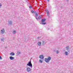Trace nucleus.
<instances>
[{"instance_id": "6", "label": "nucleus", "mask_w": 73, "mask_h": 73, "mask_svg": "<svg viewBox=\"0 0 73 73\" xmlns=\"http://www.w3.org/2000/svg\"><path fill=\"white\" fill-rule=\"evenodd\" d=\"M39 58L40 59H44V55H41L40 56Z\"/></svg>"}, {"instance_id": "23", "label": "nucleus", "mask_w": 73, "mask_h": 73, "mask_svg": "<svg viewBox=\"0 0 73 73\" xmlns=\"http://www.w3.org/2000/svg\"><path fill=\"white\" fill-rule=\"evenodd\" d=\"M31 12L32 13H34V11H33V10H31Z\"/></svg>"}, {"instance_id": "4", "label": "nucleus", "mask_w": 73, "mask_h": 73, "mask_svg": "<svg viewBox=\"0 0 73 73\" xmlns=\"http://www.w3.org/2000/svg\"><path fill=\"white\" fill-rule=\"evenodd\" d=\"M69 46H67L66 47V50H67V51L68 52H70V50H69Z\"/></svg>"}, {"instance_id": "18", "label": "nucleus", "mask_w": 73, "mask_h": 73, "mask_svg": "<svg viewBox=\"0 0 73 73\" xmlns=\"http://www.w3.org/2000/svg\"><path fill=\"white\" fill-rule=\"evenodd\" d=\"M39 62H40V63H42L43 62L42 61V60H39Z\"/></svg>"}, {"instance_id": "15", "label": "nucleus", "mask_w": 73, "mask_h": 73, "mask_svg": "<svg viewBox=\"0 0 73 73\" xmlns=\"http://www.w3.org/2000/svg\"><path fill=\"white\" fill-rule=\"evenodd\" d=\"M4 40H5V38H3L1 39V41H3V42H4Z\"/></svg>"}, {"instance_id": "25", "label": "nucleus", "mask_w": 73, "mask_h": 73, "mask_svg": "<svg viewBox=\"0 0 73 73\" xmlns=\"http://www.w3.org/2000/svg\"><path fill=\"white\" fill-rule=\"evenodd\" d=\"M34 13H36V11H34Z\"/></svg>"}, {"instance_id": "32", "label": "nucleus", "mask_w": 73, "mask_h": 73, "mask_svg": "<svg viewBox=\"0 0 73 73\" xmlns=\"http://www.w3.org/2000/svg\"><path fill=\"white\" fill-rule=\"evenodd\" d=\"M48 1H49V0H47Z\"/></svg>"}, {"instance_id": "9", "label": "nucleus", "mask_w": 73, "mask_h": 73, "mask_svg": "<svg viewBox=\"0 0 73 73\" xmlns=\"http://www.w3.org/2000/svg\"><path fill=\"white\" fill-rule=\"evenodd\" d=\"M46 21V19L45 18H44L43 19H42L41 21L42 22V23H44L45 21Z\"/></svg>"}, {"instance_id": "5", "label": "nucleus", "mask_w": 73, "mask_h": 73, "mask_svg": "<svg viewBox=\"0 0 73 73\" xmlns=\"http://www.w3.org/2000/svg\"><path fill=\"white\" fill-rule=\"evenodd\" d=\"M27 70L28 72H31V68L29 67H27Z\"/></svg>"}, {"instance_id": "31", "label": "nucleus", "mask_w": 73, "mask_h": 73, "mask_svg": "<svg viewBox=\"0 0 73 73\" xmlns=\"http://www.w3.org/2000/svg\"><path fill=\"white\" fill-rule=\"evenodd\" d=\"M56 50H54V52H56Z\"/></svg>"}, {"instance_id": "20", "label": "nucleus", "mask_w": 73, "mask_h": 73, "mask_svg": "<svg viewBox=\"0 0 73 73\" xmlns=\"http://www.w3.org/2000/svg\"><path fill=\"white\" fill-rule=\"evenodd\" d=\"M35 16H36V17H37V16H38V14H37V13H35Z\"/></svg>"}, {"instance_id": "22", "label": "nucleus", "mask_w": 73, "mask_h": 73, "mask_svg": "<svg viewBox=\"0 0 73 73\" xmlns=\"http://www.w3.org/2000/svg\"><path fill=\"white\" fill-rule=\"evenodd\" d=\"M58 50H57L56 51V53H57V54H58Z\"/></svg>"}, {"instance_id": "14", "label": "nucleus", "mask_w": 73, "mask_h": 73, "mask_svg": "<svg viewBox=\"0 0 73 73\" xmlns=\"http://www.w3.org/2000/svg\"><path fill=\"white\" fill-rule=\"evenodd\" d=\"M46 24V22L45 23H43L41 22V24H42L43 25H45V24Z\"/></svg>"}, {"instance_id": "29", "label": "nucleus", "mask_w": 73, "mask_h": 73, "mask_svg": "<svg viewBox=\"0 0 73 73\" xmlns=\"http://www.w3.org/2000/svg\"><path fill=\"white\" fill-rule=\"evenodd\" d=\"M37 39H39V38H40V37H37Z\"/></svg>"}, {"instance_id": "17", "label": "nucleus", "mask_w": 73, "mask_h": 73, "mask_svg": "<svg viewBox=\"0 0 73 73\" xmlns=\"http://www.w3.org/2000/svg\"><path fill=\"white\" fill-rule=\"evenodd\" d=\"M41 19V16H39L38 17V19Z\"/></svg>"}, {"instance_id": "24", "label": "nucleus", "mask_w": 73, "mask_h": 73, "mask_svg": "<svg viewBox=\"0 0 73 73\" xmlns=\"http://www.w3.org/2000/svg\"><path fill=\"white\" fill-rule=\"evenodd\" d=\"M2 59V58L1 57V56H0V60Z\"/></svg>"}, {"instance_id": "28", "label": "nucleus", "mask_w": 73, "mask_h": 73, "mask_svg": "<svg viewBox=\"0 0 73 73\" xmlns=\"http://www.w3.org/2000/svg\"><path fill=\"white\" fill-rule=\"evenodd\" d=\"M2 5L0 3V8L1 7Z\"/></svg>"}, {"instance_id": "3", "label": "nucleus", "mask_w": 73, "mask_h": 73, "mask_svg": "<svg viewBox=\"0 0 73 73\" xmlns=\"http://www.w3.org/2000/svg\"><path fill=\"white\" fill-rule=\"evenodd\" d=\"M46 12L47 13V14L48 16V17H50V14H49V12L48 11V10L47 9H46Z\"/></svg>"}, {"instance_id": "11", "label": "nucleus", "mask_w": 73, "mask_h": 73, "mask_svg": "<svg viewBox=\"0 0 73 73\" xmlns=\"http://www.w3.org/2000/svg\"><path fill=\"white\" fill-rule=\"evenodd\" d=\"M37 44L39 46H41V42H38Z\"/></svg>"}, {"instance_id": "12", "label": "nucleus", "mask_w": 73, "mask_h": 73, "mask_svg": "<svg viewBox=\"0 0 73 73\" xmlns=\"http://www.w3.org/2000/svg\"><path fill=\"white\" fill-rule=\"evenodd\" d=\"M15 54V53L13 52H12L11 53H10V55L11 56H14V55Z\"/></svg>"}, {"instance_id": "33", "label": "nucleus", "mask_w": 73, "mask_h": 73, "mask_svg": "<svg viewBox=\"0 0 73 73\" xmlns=\"http://www.w3.org/2000/svg\"><path fill=\"white\" fill-rule=\"evenodd\" d=\"M67 1H68V0H67Z\"/></svg>"}, {"instance_id": "2", "label": "nucleus", "mask_w": 73, "mask_h": 73, "mask_svg": "<svg viewBox=\"0 0 73 73\" xmlns=\"http://www.w3.org/2000/svg\"><path fill=\"white\" fill-rule=\"evenodd\" d=\"M27 66H29L31 68H32V64L31 63V60H30L28 63L27 64Z\"/></svg>"}, {"instance_id": "7", "label": "nucleus", "mask_w": 73, "mask_h": 73, "mask_svg": "<svg viewBox=\"0 0 73 73\" xmlns=\"http://www.w3.org/2000/svg\"><path fill=\"white\" fill-rule=\"evenodd\" d=\"M1 33L2 34H3V33H5V30H4V29H3L2 30H1Z\"/></svg>"}, {"instance_id": "26", "label": "nucleus", "mask_w": 73, "mask_h": 73, "mask_svg": "<svg viewBox=\"0 0 73 73\" xmlns=\"http://www.w3.org/2000/svg\"><path fill=\"white\" fill-rule=\"evenodd\" d=\"M35 18L36 19H37V20H38V18H37V17H35Z\"/></svg>"}, {"instance_id": "21", "label": "nucleus", "mask_w": 73, "mask_h": 73, "mask_svg": "<svg viewBox=\"0 0 73 73\" xmlns=\"http://www.w3.org/2000/svg\"><path fill=\"white\" fill-rule=\"evenodd\" d=\"M16 33V31H14L13 32V33L14 34H15Z\"/></svg>"}, {"instance_id": "13", "label": "nucleus", "mask_w": 73, "mask_h": 73, "mask_svg": "<svg viewBox=\"0 0 73 73\" xmlns=\"http://www.w3.org/2000/svg\"><path fill=\"white\" fill-rule=\"evenodd\" d=\"M21 54V52H20L19 51H18L17 52V55L18 56V55H19V54Z\"/></svg>"}, {"instance_id": "1", "label": "nucleus", "mask_w": 73, "mask_h": 73, "mask_svg": "<svg viewBox=\"0 0 73 73\" xmlns=\"http://www.w3.org/2000/svg\"><path fill=\"white\" fill-rule=\"evenodd\" d=\"M51 60V57L50 56H48L47 58H45L44 59V61L46 62H49L50 60Z\"/></svg>"}, {"instance_id": "8", "label": "nucleus", "mask_w": 73, "mask_h": 73, "mask_svg": "<svg viewBox=\"0 0 73 73\" xmlns=\"http://www.w3.org/2000/svg\"><path fill=\"white\" fill-rule=\"evenodd\" d=\"M8 22L9 25H12V21H8Z\"/></svg>"}, {"instance_id": "10", "label": "nucleus", "mask_w": 73, "mask_h": 73, "mask_svg": "<svg viewBox=\"0 0 73 73\" xmlns=\"http://www.w3.org/2000/svg\"><path fill=\"white\" fill-rule=\"evenodd\" d=\"M9 58L10 60H13L14 59L15 57L11 56L9 57Z\"/></svg>"}, {"instance_id": "16", "label": "nucleus", "mask_w": 73, "mask_h": 73, "mask_svg": "<svg viewBox=\"0 0 73 73\" xmlns=\"http://www.w3.org/2000/svg\"><path fill=\"white\" fill-rule=\"evenodd\" d=\"M42 42L43 45H45V42H44L43 40H42Z\"/></svg>"}, {"instance_id": "30", "label": "nucleus", "mask_w": 73, "mask_h": 73, "mask_svg": "<svg viewBox=\"0 0 73 73\" xmlns=\"http://www.w3.org/2000/svg\"><path fill=\"white\" fill-rule=\"evenodd\" d=\"M49 29H50L49 28H48V30H49Z\"/></svg>"}, {"instance_id": "19", "label": "nucleus", "mask_w": 73, "mask_h": 73, "mask_svg": "<svg viewBox=\"0 0 73 73\" xmlns=\"http://www.w3.org/2000/svg\"><path fill=\"white\" fill-rule=\"evenodd\" d=\"M65 54L66 55H68V52L66 51L65 52Z\"/></svg>"}, {"instance_id": "27", "label": "nucleus", "mask_w": 73, "mask_h": 73, "mask_svg": "<svg viewBox=\"0 0 73 73\" xmlns=\"http://www.w3.org/2000/svg\"><path fill=\"white\" fill-rule=\"evenodd\" d=\"M29 7L30 8H32V7L31 6H29Z\"/></svg>"}]
</instances>
